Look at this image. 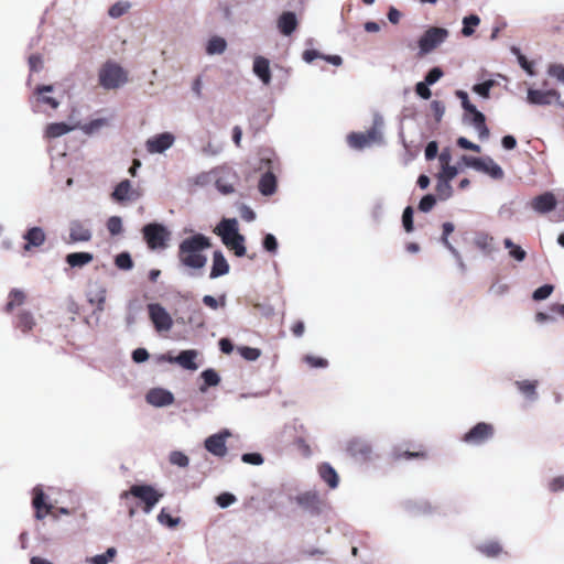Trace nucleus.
I'll return each instance as SVG.
<instances>
[{
  "mask_svg": "<svg viewBox=\"0 0 564 564\" xmlns=\"http://www.w3.org/2000/svg\"><path fill=\"white\" fill-rule=\"evenodd\" d=\"M278 180L273 172L267 171L259 180L258 188L263 196H271L276 192Z\"/></svg>",
  "mask_w": 564,
  "mask_h": 564,
  "instance_id": "nucleus-30",
  "label": "nucleus"
},
{
  "mask_svg": "<svg viewBox=\"0 0 564 564\" xmlns=\"http://www.w3.org/2000/svg\"><path fill=\"white\" fill-rule=\"evenodd\" d=\"M143 238L151 250L164 249L170 240L171 232L167 227L161 223H149L142 227Z\"/></svg>",
  "mask_w": 564,
  "mask_h": 564,
  "instance_id": "nucleus-7",
  "label": "nucleus"
},
{
  "mask_svg": "<svg viewBox=\"0 0 564 564\" xmlns=\"http://www.w3.org/2000/svg\"><path fill=\"white\" fill-rule=\"evenodd\" d=\"M115 265L119 270L129 271L133 268V260L128 251H122L115 257Z\"/></svg>",
  "mask_w": 564,
  "mask_h": 564,
  "instance_id": "nucleus-48",
  "label": "nucleus"
},
{
  "mask_svg": "<svg viewBox=\"0 0 564 564\" xmlns=\"http://www.w3.org/2000/svg\"><path fill=\"white\" fill-rule=\"evenodd\" d=\"M538 383V380H518L514 382L518 391L530 402H535L539 399Z\"/></svg>",
  "mask_w": 564,
  "mask_h": 564,
  "instance_id": "nucleus-33",
  "label": "nucleus"
},
{
  "mask_svg": "<svg viewBox=\"0 0 564 564\" xmlns=\"http://www.w3.org/2000/svg\"><path fill=\"white\" fill-rule=\"evenodd\" d=\"M175 142V135L172 132H161L154 134L145 141V149L150 154H161L167 151Z\"/></svg>",
  "mask_w": 564,
  "mask_h": 564,
  "instance_id": "nucleus-14",
  "label": "nucleus"
},
{
  "mask_svg": "<svg viewBox=\"0 0 564 564\" xmlns=\"http://www.w3.org/2000/svg\"><path fill=\"white\" fill-rule=\"evenodd\" d=\"M149 318L158 333L169 332L173 326V318L166 308L160 303L147 305Z\"/></svg>",
  "mask_w": 564,
  "mask_h": 564,
  "instance_id": "nucleus-10",
  "label": "nucleus"
},
{
  "mask_svg": "<svg viewBox=\"0 0 564 564\" xmlns=\"http://www.w3.org/2000/svg\"><path fill=\"white\" fill-rule=\"evenodd\" d=\"M494 435L495 429L492 424L478 422L462 436V442L470 446H481L489 442Z\"/></svg>",
  "mask_w": 564,
  "mask_h": 564,
  "instance_id": "nucleus-9",
  "label": "nucleus"
},
{
  "mask_svg": "<svg viewBox=\"0 0 564 564\" xmlns=\"http://www.w3.org/2000/svg\"><path fill=\"white\" fill-rule=\"evenodd\" d=\"M130 192H131V182H130V180L126 178L117 184L111 196L117 202H126V200L131 199Z\"/></svg>",
  "mask_w": 564,
  "mask_h": 564,
  "instance_id": "nucleus-37",
  "label": "nucleus"
},
{
  "mask_svg": "<svg viewBox=\"0 0 564 564\" xmlns=\"http://www.w3.org/2000/svg\"><path fill=\"white\" fill-rule=\"evenodd\" d=\"M47 496L41 485H37L32 490V507L35 510V519L43 520L45 516L52 510L53 506L47 503Z\"/></svg>",
  "mask_w": 564,
  "mask_h": 564,
  "instance_id": "nucleus-18",
  "label": "nucleus"
},
{
  "mask_svg": "<svg viewBox=\"0 0 564 564\" xmlns=\"http://www.w3.org/2000/svg\"><path fill=\"white\" fill-rule=\"evenodd\" d=\"M229 436H231V432L228 429H223L206 437L204 441V447L212 455L223 458L228 452L226 441Z\"/></svg>",
  "mask_w": 564,
  "mask_h": 564,
  "instance_id": "nucleus-11",
  "label": "nucleus"
},
{
  "mask_svg": "<svg viewBox=\"0 0 564 564\" xmlns=\"http://www.w3.org/2000/svg\"><path fill=\"white\" fill-rule=\"evenodd\" d=\"M214 234L220 238L221 242L228 249L234 251L236 257L241 258L247 256L246 238L239 232L237 218H221L214 228Z\"/></svg>",
  "mask_w": 564,
  "mask_h": 564,
  "instance_id": "nucleus-2",
  "label": "nucleus"
},
{
  "mask_svg": "<svg viewBox=\"0 0 564 564\" xmlns=\"http://www.w3.org/2000/svg\"><path fill=\"white\" fill-rule=\"evenodd\" d=\"M106 226L111 236H118L122 232V219L119 216L109 217Z\"/></svg>",
  "mask_w": 564,
  "mask_h": 564,
  "instance_id": "nucleus-60",
  "label": "nucleus"
},
{
  "mask_svg": "<svg viewBox=\"0 0 564 564\" xmlns=\"http://www.w3.org/2000/svg\"><path fill=\"white\" fill-rule=\"evenodd\" d=\"M129 496L138 498L141 502H143V512L149 514L160 502L163 494L158 491L152 485L134 484L130 487L129 490L122 491L120 498L126 499Z\"/></svg>",
  "mask_w": 564,
  "mask_h": 564,
  "instance_id": "nucleus-4",
  "label": "nucleus"
},
{
  "mask_svg": "<svg viewBox=\"0 0 564 564\" xmlns=\"http://www.w3.org/2000/svg\"><path fill=\"white\" fill-rule=\"evenodd\" d=\"M347 141L350 148L362 150L367 147H369V142L367 141V138L365 137L364 132H351L347 135Z\"/></svg>",
  "mask_w": 564,
  "mask_h": 564,
  "instance_id": "nucleus-46",
  "label": "nucleus"
},
{
  "mask_svg": "<svg viewBox=\"0 0 564 564\" xmlns=\"http://www.w3.org/2000/svg\"><path fill=\"white\" fill-rule=\"evenodd\" d=\"M229 271H230V265H229L227 259L225 258L223 251L215 250L213 252V262H212L209 279H212V280L218 279L220 276L228 274Z\"/></svg>",
  "mask_w": 564,
  "mask_h": 564,
  "instance_id": "nucleus-26",
  "label": "nucleus"
},
{
  "mask_svg": "<svg viewBox=\"0 0 564 564\" xmlns=\"http://www.w3.org/2000/svg\"><path fill=\"white\" fill-rule=\"evenodd\" d=\"M217 176V167L212 169L207 172H200L194 177V184L200 187L209 185L212 182L215 183Z\"/></svg>",
  "mask_w": 564,
  "mask_h": 564,
  "instance_id": "nucleus-49",
  "label": "nucleus"
},
{
  "mask_svg": "<svg viewBox=\"0 0 564 564\" xmlns=\"http://www.w3.org/2000/svg\"><path fill=\"white\" fill-rule=\"evenodd\" d=\"M449 31L441 26H430L419 39V55L424 56L437 48L448 37Z\"/></svg>",
  "mask_w": 564,
  "mask_h": 564,
  "instance_id": "nucleus-8",
  "label": "nucleus"
},
{
  "mask_svg": "<svg viewBox=\"0 0 564 564\" xmlns=\"http://www.w3.org/2000/svg\"><path fill=\"white\" fill-rule=\"evenodd\" d=\"M238 352L245 360L248 361H256L261 356V350L259 348L250 346H239Z\"/></svg>",
  "mask_w": 564,
  "mask_h": 564,
  "instance_id": "nucleus-55",
  "label": "nucleus"
},
{
  "mask_svg": "<svg viewBox=\"0 0 564 564\" xmlns=\"http://www.w3.org/2000/svg\"><path fill=\"white\" fill-rule=\"evenodd\" d=\"M199 378L202 383L198 389L202 393H206L209 388L217 387L221 381L219 373L214 368L204 369Z\"/></svg>",
  "mask_w": 564,
  "mask_h": 564,
  "instance_id": "nucleus-29",
  "label": "nucleus"
},
{
  "mask_svg": "<svg viewBox=\"0 0 564 564\" xmlns=\"http://www.w3.org/2000/svg\"><path fill=\"white\" fill-rule=\"evenodd\" d=\"M528 205L536 214L544 215L556 208L557 199L552 192H544L532 198Z\"/></svg>",
  "mask_w": 564,
  "mask_h": 564,
  "instance_id": "nucleus-17",
  "label": "nucleus"
},
{
  "mask_svg": "<svg viewBox=\"0 0 564 564\" xmlns=\"http://www.w3.org/2000/svg\"><path fill=\"white\" fill-rule=\"evenodd\" d=\"M384 121L383 117L380 113H375L373 116V123L372 126L366 131L365 137L367 138V141L371 145L372 143L377 144H384L382 128H383Z\"/></svg>",
  "mask_w": 564,
  "mask_h": 564,
  "instance_id": "nucleus-28",
  "label": "nucleus"
},
{
  "mask_svg": "<svg viewBox=\"0 0 564 564\" xmlns=\"http://www.w3.org/2000/svg\"><path fill=\"white\" fill-rule=\"evenodd\" d=\"M444 76V72L440 66H433L427 70L423 82L430 86L436 84Z\"/></svg>",
  "mask_w": 564,
  "mask_h": 564,
  "instance_id": "nucleus-57",
  "label": "nucleus"
},
{
  "mask_svg": "<svg viewBox=\"0 0 564 564\" xmlns=\"http://www.w3.org/2000/svg\"><path fill=\"white\" fill-rule=\"evenodd\" d=\"M262 248L271 253V254H275L278 252V249H279V242H278V239L276 237L273 235V234H265L262 238Z\"/></svg>",
  "mask_w": 564,
  "mask_h": 564,
  "instance_id": "nucleus-54",
  "label": "nucleus"
},
{
  "mask_svg": "<svg viewBox=\"0 0 564 564\" xmlns=\"http://www.w3.org/2000/svg\"><path fill=\"white\" fill-rule=\"evenodd\" d=\"M402 507L411 516H423L433 512L432 505L423 498L404 500Z\"/></svg>",
  "mask_w": 564,
  "mask_h": 564,
  "instance_id": "nucleus-25",
  "label": "nucleus"
},
{
  "mask_svg": "<svg viewBox=\"0 0 564 564\" xmlns=\"http://www.w3.org/2000/svg\"><path fill=\"white\" fill-rule=\"evenodd\" d=\"M130 9V3L127 1H119L109 8L108 14L113 18H120Z\"/></svg>",
  "mask_w": 564,
  "mask_h": 564,
  "instance_id": "nucleus-59",
  "label": "nucleus"
},
{
  "mask_svg": "<svg viewBox=\"0 0 564 564\" xmlns=\"http://www.w3.org/2000/svg\"><path fill=\"white\" fill-rule=\"evenodd\" d=\"M435 191L440 200H447L453 195V187L451 183L440 178H437Z\"/></svg>",
  "mask_w": 564,
  "mask_h": 564,
  "instance_id": "nucleus-50",
  "label": "nucleus"
},
{
  "mask_svg": "<svg viewBox=\"0 0 564 564\" xmlns=\"http://www.w3.org/2000/svg\"><path fill=\"white\" fill-rule=\"evenodd\" d=\"M99 85L107 90L117 89L128 82L126 70L117 63L107 61L98 73Z\"/></svg>",
  "mask_w": 564,
  "mask_h": 564,
  "instance_id": "nucleus-5",
  "label": "nucleus"
},
{
  "mask_svg": "<svg viewBox=\"0 0 564 564\" xmlns=\"http://www.w3.org/2000/svg\"><path fill=\"white\" fill-rule=\"evenodd\" d=\"M94 260V254L87 251H76L67 253L65 257V262L72 269H80L87 264H89Z\"/></svg>",
  "mask_w": 564,
  "mask_h": 564,
  "instance_id": "nucleus-32",
  "label": "nucleus"
},
{
  "mask_svg": "<svg viewBox=\"0 0 564 564\" xmlns=\"http://www.w3.org/2000/svg\"><path fill=\"white\" fill-rule=\"evenodd\" d=\"M158 522L167 528L175 529L181 523L180 517H173L166 508H162L156 517Z\"/></svg>",
  "mask_w": 564,
  "mask_h": 564,
  "instance_id": "nucleus-43",
  "label": "nucleus"
},
{
  "mask_svg": "<svg viewBox=\"0 0 564 564\" xmlns=\"http://www.w3.org/2000/svg\"><path fill=\"white\" fill-rule=\"evenodd\" d=\"M294 501L304 513L312 518H319L328 510V503L321 497L319 491L315 489L299 492L290 498Z\"/></svg>",
  "mask_w": 564,
  "mask_h": 564,
  "instance_id": "nucleus-3",
  "label": "nucleus"
},
{
  "mask_svg": "<svg viewBox=\"0 0 564 564\" xmlns=\"http://www.w3.org/2000/svg\"><path fill=\"white\" fill-rule=\"evenodd\" d=\"M227 48V41L218 35L212 36L206 44V53L208 55L223 54Z\"/></svg>",
  "mask_w": 564,
  "mask_h": 564,
  "instance_id": "nucleus-38",
  "label": "nucleus"
},
{
  "mask_svg": "<svg viewBox=\"0 0 564 564\" xmlns=\"http://www.w3.org/2000/svg\"><path fill=\"white\" fill-rule=\"evenodd\" d=\"M145 401L155 408H164L174 402V394L164 388H152L147 392Z\"/></svg>",
  "mask_w": 564,
  "mask_h": 564,
  "instance_id": "nucleus-22",
  "label": "nucleus"
},
{
  "mask_svg": "<svg viewBox=\"0 0 564 564\" xmlns=\"http://www.w3.org/2000/svg\"><path fill=\"white\" fill-rule=\"evenodd\" d=\"M226 294H221L218 299H216L215 296L213 295H204L203 299H202V302L205 306L216 311L218 310L219 307H225L226 306Z\"/></svg>",
  "mask_w": 564,
  "mask_h": 564,
  "instance_id": "nucleus-52",
  "label": "nucleus"
},
{
  "mask_svg": "<svg viewBox=\"0 0 564 564\" xmlns=\"http://www.w3.org/2000/svg\"><path fill=\"white\" fill-rule=\"evenodd\" d=\"M22 238L25 241L23 249L30 251L32 248H39L44 245L46 234L42 227L33 226L24 231Z\"/></svg>",
  "mask_w": 564,
  "mask_h": 564,
  "instance_id": "nucleus-23",
  "label": "nucleus"
},
{
  "mask_svg": "<svg viewBox=\"0 0 564 564\" xmlns=\"http://www.w3.org/2000/svg\"><path fill=\"white\" fill-rule=\"evenodd\" d=\"M496 85L494 79H487L481 83H477L471 87V91L477 94L479 97L484 99H488L490 97V90Z\"/></svg>",
  "mask_w": 564,
  "mask_h": 564,
  "instance_id": "nucleus-47",
  "label": "nucleus"
},
{
  "mask_svg": "<svg viewBox=\"0 0 564 564\" xmlns=\"http://www.w3.org/2000/svg\"><path fill=\"white\" fill-rule=\"evenodd\" d=\"M318 475L330 489L338 487L339 476L336 469L329 463H322L318 466Z\"/></svg>",
  "mask_w": 564,
  "mask_h": 564,
  "instance_id": "nucleus-31",
  "label": "nucleus"
},
{
  "mask_svg": "<svg viewBox=\"0 0 564 564\" xmlns=\"http://www.w3.org/2000/svg\"><path fill=\"white\" fill-rule=\"evenodd\" d=\"M236 501H237L236 496L228 491H224L216 497V503L221 509H226V508L230 507Z\"/></svg>",
  "mask_w": 564,
  "mask_h": 564,
  "instance_id": "nucleus-61",
  "label": "nucleus"
},
{
  "mask_svg": "<svg viewBox=\"0 0 564 564\" xmlns=\"http://www.w3.org/2000/svg\"><path fill=\"white\" fill-rule=\"evenodd\" d=\"M35 325L34 317L29 311H21L18 315L15 326L20 328L23 333L31 330Z\"/></svg>",
  "mask_w": 564,
  "mask_h": 564,
  "instance_id": "nucleus-44",
  "label": "nucleus"
},
{
  "mask_svg": "<svg viewBox=\"0 0 564 564\" xmlns=\"http://www.w3.org/2000/svg\"><path fill=\"white\" fill-rule=\"evenodd\" d=\"M197 356L198 351L196 349H184L181 350L176 356L171 354L161 355L160 360L178 365L186 370L195 371L198 369V365L196 362Z\"/></svg>",
  "mask_w": 564,
  "mask_h": 564,
  "instance_id": "nucleus-12",
  "label": "nucleus"
},
{
  "mask_svg": "<svg viewBox=\"0 0 564 564\" xmlns=\"http://www.w3.org/2000/svg\"><path fill=\"white\" fill-rule=\"evenodd\" d=\"M25 301V294L23 291L19 289H12L8 295V302L6 304L4 311L10 313L14 307L20 306Z\"/></svg>",
  "mask_w": 564,
  "mask_h": 564,
  "instance_id": "nucleus-42",
  "label": "nucleus"
},
{
  "mask_svg": "<svg viewBox=\"0 0 564 564\" xmlns=\"http://www.w3.org/2000/svg\"><path fill=\"white\" fill-rule=\"evenodd\" d=\"M349 455L358 460L367 462L371 459L372 446L364 438H354L347 445Z\"/></svg>",
  "mask_w": 564,
  "mask_h": 564,
  "instance_id": "nucleus-20",
  "label": "nucleus"
},
{
  "mask_svg": "<svg viewBox=\"0 0 564 564\" xmlns=\"http://www.w3.org/2000/svg\"><path fill=\"white\" fill-rule=\"evenodd\" d=\"M386 205L387 203L383 196H377L373 198L370 215L376 224H380L382 221L386 212Z\"/></svg>",
  "mask_w": 564,
  "mask_h": 564,
  "instance_id": "nucleus-40",
  "label": "nucleus"
},
{
  "mask_svg": "<svg viewBox=\"0 0 564 564\" xmlns=\"http://www.w3.org/2000/svg\"><path fill=\"white\" fill-rule=\"evenodd\" d=\"M464 121L473 126L478 133L480 140H487L490 135V130L486 124V116L475 107V110L466 112Z\"/></svg>",
  "mask_w": 564,
  "mask_h": 564,
  "instance_id": "nucleus-19",
  "label": "nucleus"
},
{
  "mask_svg": "<svg viewBox=\"0 0 564 564\" xmlns=\"http://www.w3.org/2000/svg\"><path fill=\"white\" fill-rule=\"evenodd\" d=\"M494 238L487 234H479L475 238V245L486 254H491L497 249L492 246Z\"/></svg>",
  "mask_w": 564,
  "mask_h": 564,
  "instance_id": "nucleus-45",
  "label": "nucleus"
},
{
  "mask_svg": "<svg viewBox=\"0 0 564 564\" xmlns=\"http://www.w3.org/2000/svg\"><path fill=\"white\" fill-rule=\"evenodd\" d=\"M547 75L555 78L560 84L564 85V65L553 63L547 67Z\"/></svg>",
  "mask_w": 564,
  "mask_h": 564,
  "instance_id": "nucleus-63",
  "label": "nucleus"
},
{
  "mask_svg": "<svg viewBox=\"0 0 564 564\" xmlns=\"http://www.w3.org/2000/svg\"><path fill=\"white\" fill-rule=\"evenodd\" d=\"M169 460L172 465L186 468L189 465L188 456L181 451H172L169 455Z\"/></svg>",
  "mask_w": 564,
  "mask_h": 564,
  "instance_id": "nucleus-51",
  "label": "nucleus"
},
{
  "mask_svg": "<svg viewBox=\"0 0 564 564\" xmlns=\"http://www.w3.org/2000/svg\"><path fill=\"white\" fill-rule=\"evenodd\" d=\"M276 26L282 35H292L299 26L296 13L293 11H283L278 18Z\"/></svg>",
  "mask_w": 564,
  "mask_h": 564,
  "instance_id": "nucleus-24",
  "label": "nucleus"
},
{
  "mask_svg": "<svg viewBox=\"0 0 564 564\" xmlns=\"http://www.w3.org/2000/svg\"><path fill=\"white\" fill-rule=\"evenodd\" d=\"M462 162L465 166L474 169L477 172L489 175L492 180H502L505 172L502 167L490 156H470L463 155Z\"/></svg>",
  "mask_w": 564,
  "mask_h": 564,
  "instance_id": "nucleus-6",
  "label": "nucleus"
},
{
  "mask_svg": "<svg viewBox=\"0 0 564 564\" xmlns=\"http://www.w3.org/2000/svg\"><path fill=\"white\" fill-rule=\"evenodd\" d=\"M238 181L237 173L229 166H217V176L215 186L223 195H229L235 192V184Z\"/></svg>",
  "mask_w": 564,
  "mask_h": 564,
  "instance_id": "nucleus-13",
  "label": "nucleus"
},
{
  "mask_svg": "<svg viewBox=\"0 0 564 564\" xmlns=\"http://www.w3.org/2000/svg\"><path fill=\"white\" fill-rule=\"evenodd\" d=\"M73 129L74 128L66 122H53L47 124L45 129V134L50 139H55L68 133Z\"/></svg>",
  "mask_w": 564,
  "mask_h": 564,
  "instance_id": "nucleus-39",
  "label": "nucleus"
},
{
  "mask_svg": "<svg viewBox=\"0 0 564 564\" xmlns=\"http://www.w3.org/2000/svg\"><path fill=\"white\" fill-rule=\"evenodd\" d=\"M54 90L53 85H39L35 88V94L37 95L36 101L41 104L48 105L52 109H56L59 106V102L54 97L45 96L46 93H52Z\"/></svg>",
  "mask_w": 564,
  "mask_h": 564,
  "instance_id": "nucleus-35",
  "label": "nucleus"
},
{
  "mask_svg": "<svg viewBox=\"0 0 564 564\" xmlns=\"http://www.w3.org/2000/svg\"><path fill=\"white\" fill-rule=\"evenodd\" d=\"M547 490L552 494L564 492V475L551 478L547 482Z\"/></svg>",
  "mask_w": 564,
  "mask_h": 564,
  "instance_id": "nucleus-64",
  "label": "nucleus"
},
{
  "mask_svg": "<svg viewBox=\"0 0 564 564\" xmlns=\"http://www.w3.org/2000/svg\"><path fill=\"white\" fill-rule=\"evenodd\" d=\"M212 247V240L204 234L196 232L181 241L178 245V261L182 265L200 270L207 263V257L203 251Z\"/></svg>",
  "mask_w": 564,
  "mask_h": 564,
  "instance_id": "nucleus-1",
  "label": "nucleus"
},
{
  "mask_svg": "<svg viewBox=\"0 0 564 564\" xmlns=\"http://www.w3.org/2000/svg\"><path fill=\"white\" fill-rule=\"evenodd\" d=\"M459 173V170L455 165L446 164L442 166L441 172L437 175V178L449 182L454 180Z\"/></svg>",
  "mask_w": 564,
  "mask_h": 564,
  "instance_id": "nucleus-58",
  "label": "nucleus"
},
{
  "mask_svg": "<svg viewBox=\"0 0 564 564\" xmlns=\"http://www.w3.org/2000/svg\"><path fill=\"white\" fill-rule=\"evenodd\" d=\"M553 291H554V285L549 284V283L543 284L533 291L532 300L536 301V302L546 300L553 293Z\"/></svg>",
  "mask_w": 564,
  "mask_h": 564,
  "instance_id": "nucleus-56",
  "label": "nucleus"
},
{
  "mask_svg": "<svg viewBox=\"0 0 564 564\" xmlns=\"http://www.w3.org/2000/svg\"><path fill=\"white\" fill-rule=\"evenodd\" d=\"M436 204V196L433 194H425L419 202V210L422 213H429L433 209Z\"/></svg>",
  "mask_w": 564,
  "mask_h": 564,
  "instance_id": "nucleus-62",
  "label": "nucleus"
},
{
  "mask_svg": "<svg viewBox=\"0 0 564 564\" xmlns=\"http://www.w3.org/2000/svg\"><path fill=\"white\" fill-rule=\"evenodd\" d=\"M93 238V231L89 226L79 219L69 221V241L68 243L88 242Z\"/></svg>",
  "mask_w": 564,
  "mask_h": 564,
  "instance_id": "nucleus-21",
  "label": "nucleus"
},
{
  "mask_svg": "<svg viewBox=\"0 0 564 564\" xmlns=\"http://www.w3.org/2000/svg\"><path fill=\"white\" fill-rule=\"evenodd\" d=\"M462 34L465 37H469L475 33V29L480 24V18L475 13L465 15L462 20Z\"/></svg>",
  "mask_w": 564,
  "mask_h": 564,
  "instance_id": "nucleus-41",
  "label": "nucleus"
},
{
  "mask_svg": "<svg viewBox=\"0 0 564 564\" xmlns=\"http://www.w3.org/2000/svg\"><path fill=\"white\" fill-rule=\"evenodd\" d=\"M253 74L261 80L263 85H269L272 79L270 61L264 56H256L252 65Z\"/></svg>",
  "mask_w": 564,
  "mask_h": 564,
  "instance_id": "nucleus-27",
  "label": "nucleus"
},
{
  "mask_svg": "<svg viewBox=\"0 0 564 564\" xmlns=\"http://www.w3.org/2000/svg\"><path fill=\"white\" fill-rule=\"evenodd\" d=\"M106 293V288L102 285H97L95 290L87 293L88 302L96 307L93 311L91 316L85 319L86 324L90 325V318L93 317L95 318V324H99L100 313L105 310Z\"/></svg>",
  "mask_w": 564,
  "mask_h": 564,
  "instance_id": "nucleus-15",
  "label": "nucleus"
},
{
  "mask_svg": "<svg viewBox=\"0 0 564 564\" xmlns=\"http://www.w3.org/2000/svg\"><path fill=\"white\" fill-rule=\"evenodd\" d=\"M503 247L508 250V256L516 262H523L527 259V251L511 238L502 240Z\"/></svg>",
  "mask_w": 564,
  "mask_h": 564,
  "instance_id": "nucleus-34",
  "label": "nucleus"
},
{
  "mask_svg": "<svg viewBox=\"0 0 564 564\" xmlns=\"http://www.w3.org/2000/svg\"><path fill=\"white\" fill-rule=\"evenodd\" d=\"M477 551L486 557H497L502 552V546L498 541H485L476 546Z\"/></svg>",
  "mask_w": 564,
  "mask_h": 564,
  "instance_id": "nucleus-36",
  "label": "nucleus"
},
{
  "mask_svg": "<svg viewBox=\"0 0 564 564\" xmlns=\"http://www.w3.org/2000/svg\"><path fill=\"white\" fill-rule=\"evenodd\" d=\"M413 216H414L413 207L412 206H406L403 209L401 220H402V227L405 230V232H408V234H410V232H412L414 230Z\"/></svg>",
  "mask_w": 564,
  "mask_h": 564,
  "instance_id": "nucleus-53",
  "label": "nucleus"
},
{
  "mask_svg": "<svg viewBox=\"0 0 564 564\" xmlns=\"http://www.w3.org/2000/svg\"><path fill=\"white\" fill-rule=\"evenodd\" d=\"M560 98V91L556 89H535L528 88L527 102L531 106H549L554 99Z\"/></svg>",
  "mask_w": 564,
  "mask_h": 564,
  "instance_id": "nucleus-16",
  "label": "nucleus"
}]
</instances>
